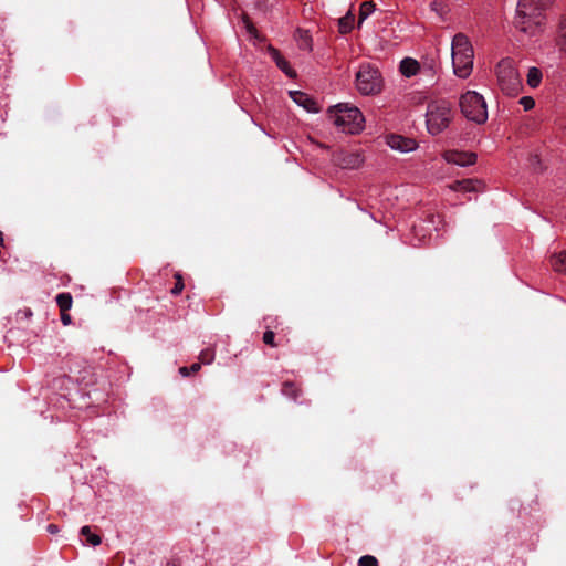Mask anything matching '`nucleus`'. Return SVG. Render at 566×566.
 I'll use <instances>...</instances> for the list:
<instances>
[{
  "mask_svg": "<svg viewBox=\"0 0 566 566\" xmlns=\"http://www.w3.org/2000/svg\"><path fill=\"white\" fill-rule=\"evenodd\" d=\"M443 158L447 163L453 164L460 167H467L475 164L476 155L474 153L449 150L446 151Z\"/></svg>",
  "mask_w": 566,
  "mask_h": 566,
  "instance_id": "1a4fd4ad",
  "label": "nucleus"
},
{
  "mask_svg": "<svg viewBox=\"0 0 566 566\" xmlns=\"http://www.w3.org/2000/svg\"><path fill=\"white\" fill-rule=\"evenodd\" d=\"M200 368H201V363H193L190 367H180L179 374L184 377H187L190 374L197 373Z\"/></svg>",
  "mask_w": 566,
  "mask_h": 566,
  "instance_id": "b1692460",
  "label": "nucleus"
},
{
  "mask_svg": "<svg viewBox=\"0 0 566 566\" xmlns=\"http://www.w3.org/2000/svg\"><path fill=\"white\" fill-rule=\"evenodd\" d=\"M453 73L460 78L470 76L473 70L474 51L469 38L457 33L451 43Z\"/></svg>",
  "mask_w": 566,
  "mask_h": 566,
  "instance_id": "7ed1b4c3",
  "label": "nucleus"
},
{
  "mask_svg": "<svg viewBox=\"0 0 566 566\" xmlns=\"http://www.w3.org/2000/svg\"><path fill=\"white\" fill-rule=\"evenodd\" d=\"M376 9V6L371 1H365L360 4L359 8V20L357 27L360 28L363 22L371 14L374 13Z\"/></svg>",
  "mask_w": 566,
  "mask_h": 566,
  "instance_id": "aec40b11",
  "label": "nucleus"
},
{
  "mask_svg": "<svg viewBox=\"0 0 566 566\" xmlns=\"http://www.w3.org/2000/svg\"><path fill=\"white\" fill-rule=\"evenodd\" d=\"M269 54L272 60L275 62L276 66L290 78H294L296 76V72L291 67L290 63L281 55L279 50L275 48L269 46Z\"/></svg>",
  "mask_w": 566,
  "mask_h": 566,
  "instance_id": "f8f14e48",
  "label": "nucleus"
},
{
  "mask_svg": "<svg viewBox=\"0 0 566 566\" xmlns=\"http://www.w3.org/2000/svg\"><path fill=\"white\" fill-rule=\"evenodd\" d=\"M263 342L266 345L274 346V333L272 331L264 332Z\"/></svg>",
  "mask_w": 566,
  "mask_h": 566,
  "instance_id": "c85d7f7f",
  "label": "nucleus"
},
{
  "mask_svg": "<svg viewBox=\"0 0 566 566\" xmlns=\"http://www.w3.org/2000/svg\"><path fill=\"white\" fill-rule=\"evenodd\" d=\"M3 243V238H2V234L0 233V247L2 245Z\"/></svg>",
  "mask_w": 566,
  "mask_h": 566,
  "instance_id": "72a5a7b5",
  "label": "nucleus"
},
{
  "mask_svg": "<svg viewBox=\"0 0 566 566\" xmlns=\"http://www.w3.org/2000/svg\"><path fill=\"white\" fill-rule=\"evenodd\" d=\"M355 85L361 95H376L382 87L381 74L370 64H363L356 73Z\"/></svg>",
  "mask_w": 566,
  "mask_h": 566,
  "instance_id": "0eeeda50",
  "label": "nucleus"
},
{
  "mask_svg": "<svg viewBox=\"0 0 566 566\" xmlns=\"http://www.w3.org/2000/svg\"><path fill=\"white\" fill-rule=\"evenodd\" d=\"M46 531L51 534H56L59 532V527L55 524H49L46 526Z\"/></svg>",
  "mask_w": 566,
  "mask_h": 566,
  "instance_id": "c756f323",
  "label": "nucleus"
},
{
  "mask_svg": "<svg viewBox=\"0 0 566 566\" xmlns=\"http://www.w3.org/2000/svg\"><path fill=\"white\" fill-rule=\"evenodd\" d=\"M166 566H178V565L175 562H169V563H167Z\"/></svg>",
  "mask_w": 566,
  "mask_h": 566,
  "instance_id": "473e14b6",
  "label": "nucleus"
},
{
  "mask_svg": "<svg viewBox=\"0 0 566 566\" xmlns=\"http://www.w3.org/2000/svg\"><path fill=\"white\" fill-rule=\"evenodd\" d=\"M553 0H520L516 6L514 25L521 32L535 35L543 24V12Z\"/></svg>",
  "mask_w": 566,
  "mask_h": 566,
  "instance_id": "f257e3e1",
  "label": "nucleus"
},
{
  "mask_svg": "<svg viewBox=\"0 0 566 566\" xmlns=\"http://www.w3.org/2000/svg\"><path fill=\"white\" fill-rule=\"evenodd\" d=\"M520 104L523 106L525 111H531L535 106V101L531 96H523L520 99Z\"/></svg>",
  "mask_w": 566,
  "mask_h": 566,
  "instance_id": "a878e982",
  "label": "nucleus"
},
{
  "mask_svg": "<svg viewBox=\"0 0 566 566\" xmlns=\"http://www.w3.org/2000/svg\"><path fill=\"white\" fill-rule=\"evenodd\" d=\"M358 566H378V560L371 555H364L359 558Z\"/></svg>",
  "mask_w": 566,
  "mask_h": 566,
  "instance_id": "393cba45",
  "label": "nucleus"
},
{
  "mask_svg": "<svg viewBox=\"0 0 566 566\" xmlns=\"http://www.w3.org/2000/svg\"><path fill=\"white\" fill-rule=\"evenodd\" d=\"M291 98L301 107L310 113H317L319 109L316 102L311 98L307 94L300 91H290Z\"/></svg>",
  "mask_w": 566,
  "mask_h": 566,
  "instance_id": "9b49d317",
  "label": "nucleus"
},
{
  "mask_svg": "<svg viewBox=\"0 0 566 566\" xmlns=\"http://www.w3.org/2000/svg\"><path fill=\"white\" fill-rule=\"evenodd\" d=\"M454 112L450 102L446 99L431 101L427 106L426 124L432 136L444 132L452 122Z\"/></svg>",
  "mask_w": 566,
  "mask_h": 566,
  "instance_id": "20e7f679",
  "label": "nucleus"
},
{
  "mask_svg": "<svg viewBox=\"0 0 566 566\" xmlns=\"http://www.w3.org/2000/svg\"><path fill=\"white\" fill-rule=\"evenodd\" d=\"M399 70L401 72V74L406 77L415 76L418 73L421 75H423L426 73L428 76L433 77V73H434L432 67L421 70L419 62L411 57H405L403 60H401Z\"/></svg>",
  "mask_w": 566,
  "mask_h": 566,
  "instance_id": "6e6552de",
  "label": "nucleus"
},
{
  "mask_svg": "<svg viewBox=\"0 0 566 566\" xmlns=\"http://www.w3.org/2000/svg\"><path fill=\"white\" fill-rule=\"evenodd\" d=\"M556 45L559 52L566 55V15H563L558 22Z\"/></svg>",
  "mask_w": 566,
  "mask_h": 566,
  "instance_id": "2eb2a0df",
  "label": "nucleus"
},
{
  "mask_svg": "<svg viewBox=\"0 0 566 566\" xmlns=\"http://www.w3.org/2000/svg\"><path fill=\"white\" fill-rule=\"evenodd\" d=\"M450 188L458 192H475L482 188V182L478 179L457 180Z\"/></svg>",
  "mask_w": 566,
  "mask_h": 566,
  "instance_id": "ddd939ff",
  "label": "nucleus"
},
{
  "mask_svg": "<svg viewBox=\"0 0 566 566\" xmlns=\"http://www.w3.org/2000/svg\"><path fill=\"white\" fill-rule=\"evenodd\" d=\"M542 76H543L542 71L538 67H535V66L530 67L528 72H527V80H526L527 84L532 88H536L541 84Z\"/></svg>",
  "mask_w": 566,
  "mask_h": 566,
  "instance_id": "412c9836",
  "label": "nucleus"
},
{
  "mask_svg": "<svg viewBox=\"0 0 566 566\" xmlns=\"http://www.w3.org/2000/svg\"><path fill=\"white\" fill-rule=\"evenodd\" d=\"M328 117L342 133L355 135L364 129L365 118L356 106L339 103L328 109Z\"/></svg>",
  "mask_w": 566,
  "mask_h": 566,
  "instance_id": "f03ea898",
  "label": "nucleus"
},
{
  "mask_svg": "<svg viewBox=\"0 0 566 566\" xmlns=\"http://www.w3.org/2000/svg\"><path fill=\"white\" fill-rule=\"evenodd\" d=\"M364 163V157L358 153L343 154L339 159V165L345 169H357Z\"/></svg>",
  "mask_w": 566,
  "mask_h": 566,
  "instance_id": "4468645a",
  "label": "nucleus"
},
{
  "mask_svg": "<svg viewBox=\"0 0 566 566\" xmlns=\"http://www.w3.org/2000/svg\"><path fill=\"white\" fill-rule=\"evenodd\" d=\"M355 17L348 11L344 17L338 20V28L342 34L350 32L354 28Z\"/></svg>",
  "mask_w": 566,
  "mask_h": 566,
  "instance_id": "a211bd4d",
  "label": "nucleus"
},
{
  "mask_svg": "<svg viewBox=\"0 0 566 566\" xmlns=\"http://www.w3.org/2000/svg\"><path fill=\"white\" fill-rule=\"evenodd\" d=\"M56 304L62 312H65L72 307V296L70 293H60L55 297Z\"/></svg>",
  "mask_w": 566,
  "mask_h": 566,
  "instance_id": "4be33fe9",
  "label": "nucleus"
},
{
  "mask_svg": "<svg viewBox=\"0 0 566 566\" xmlns=\"http://www.w3.org/2000/svg\"><path fill=\"white\" fill-rule=\"evenodd\" d=\"M254 30H255V29H254L252 25H248V31H249L250 33H252V31H254Z\"/></svg>",
  "mask_w": 566,
  "mask_h": 566,
  "instance_id": "2f4dec72",
  "label": "nucleus"
},
{
  "mask_svg": "<svg viewBox=\"0 0 566 566\" xmlns=\"http://www.w3.org/2000/svg\"><path fill=\"white\" fill-rule=\"evenodd\" d=\"M388 146L400 153H410L417 148V143L415 139L407 138L400 135H390L387 138Z\"/></svg>",
  "mask_w": 566,
  "mask_h": 566,
  "instance_id": "9d476101",
  "label": "nucleus"
},
{
  "mask_svg": "<svg viewBox=\"0 0 566 566\" xmlns=\"http://www.w3.org/2000/svg\"><path fill=\"white\" fill-rule=\"evenodd\" d=\"M461 113L469 120L483 124L488 119L486 103L483 96L475 91H468L459 101Z\"/></svg>",
  "mask_w": 566,
  "mask_h": 566,
  "instance_id": "39448f33",
  "label": "nucleus"
},
{
  "mask_svg": "<svg viewBox=\"0 0 566 566\" xmlns=\"http://www.w3.org/2000/svg\"><path fill=\"white\" fill-rule=\"evenodd\" d=\"M61 319H62V323H63L64 325H69V324L71 323V317H70V315L62 314Z\"/></svg>",
  "mask_w": 566,
  "mask_h": 566,
  "instance_id": "7c9ffc66",
  "label": "nucleus"
},
{
  "mask_svg": "<svg viewBox=\"0 0 566 566\" xmlns=\"http://www.w3.org/2000/svg\"><path fill=\"white\" fill-rule=\"evenodd\" d=\"M496 76L501 90L510 96H515L521 90L522 81L513 60L502 59L496 65Z\"/></svg>",
  "mask_w": 566,
  "mask_h": 566,
  "instance_id": "423d86ee",
  "label": "nucleus"
},
{
  "mask_svg": "<svg viewBox=\"0 0 566 566\" xmlns=\"http://www.w3.org/2000/svg\"><path fill=\"white\" fill-rule=\"evenodd\" d=\"M80 534L84 538L85 543L94 547L99 545L102 542L101 536L93 533L91 526L88 525L83 526L80 531Z\"/></svg>",
  "mask_w": 566,
  "mask_h": 566,
  "instance_id": "f3484780",
  "label": "nucleus"
},
{
  "mask_svg": "<svg viewBox=\"0 0 566 566\" xmlns=\"http://www.w3.org/2000/svg\"><path fill=\"white\" fill-rule=\"evenodd\" d=\"M282 394L293 400L297 399V389L292 382H284L282 387Z\"/></svg>",
  "mask_w": 566,
  "mask_h": 566,
  "instance_id": "5701e85b",
  "label": "nucleus"
},
{
  "mask_svg": "<svg viewBox=\"0 0 566 566\" xmlns=\"http://www.w3.org/2000/svg\"><path fill=\"white\" fill-rule=\"evenodd\" d=\"M296 41L301 50L312 51V36L308 31L298 30Z\"/></svg>",
  "mask_w": 566,
  "mask_h": 566,
  "instance_id": "6ab92c4d",
  "label": "nucleus"
},
{
  "mask_svg": "<svg viewBox=\"0 0 566 566\" xmlns=\"http://www.w3.org/2000/svg\"><path fill=\"white\" fill-rule=\"evenodd\" d=\"M552 268L559 273L566 275V250L551 258Z\"/></svg>",
  "mask_w": 566,
  "mask_h": 566,
  "instance_id": "dca6fc26",
  "label": "nucleus"
},
{
  "mask_svg": "<svg viewBox=\"0 0 566 566\" xmlns=\"http://www.w3.org/2000/svg\"><path fill=\"white\" fill-rule=\"evenodd\" d=\"M213 358L214 354L210 349H206L200 353V361L202 364H210L213 360Z\"/></svg>",
  "mask_w": 566,
  "mask_h": 566,
  "instance_id": "bb28decb",
  "label": "nucleus"
},
{
  "mask_svg": "<svg viewBox=\"0 0 566 566\" xmlns=\"http://www.w3.org/2000/svg\"><path fill=\"white\" fill-rule=\"evenodd\" d=\"M176 279H177V282H176L175 286L171 289V294H174V295L180 294L184 290V283L181 281V276L179 274H177Z\"/></svg>",
  "mask_w": 566,
  "mask_h": 566,
  "instance_id": "cd10ccee",
  "label": "nucleus"
}]
</instances>
